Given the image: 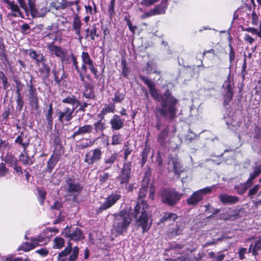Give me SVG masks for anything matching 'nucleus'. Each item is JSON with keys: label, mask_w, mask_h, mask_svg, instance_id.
Wrapping results in <instances>:
<instances>
[{"label": "nucleus", "mask_w": 261, "mask_h": 261, "mask_svg": "<svg viewBox=\"0 0 261 261\" xmlns=\"http://www.w3.org/2000/svg\"><path fill=\"white\" fill-rule=\"evenodd\" d=\"M6 162L9 164L11 166H14L17 164L18 161L16 158L13 156H7L6 159Z\"/></svg>", "instance_id": "obj_47"}, {"label": "nucleus", "mask_w": 261, "mask_h": 261, "mask_svg": "<svg viewBox=\"0 0 261 261\" xmlns=\"http://www.w3.org/2000/svg\"><path fill=\"white\" fill-rule=\"evenodd\" d=\"M81 25L82 23L80 17L78 15H76L74 16L72 22V27L73 30L75 31L76 34H79V31H81Z\"/></svg>", "instance_id": "obj_35"}, {"label": "nucleus", "mask_w": 261, "mask_h": 261, "mask_svg": "<svg viewBox=\"0 0 261 261\" xmlns=\"http://www.w3.org/2000/svg\"><path fill=\"white\" fill-rule=\"evenodd\" d=\"M121 198V195L119 194H111L106 199V201L97 209V213H100L102 211L110 208Z\"/></svg>", "instance_id": "obj_11"}, {"label": "nucleus", "mask_w": 261, "mask_h": 261, "mask_svg": "<svg viewBox=\"0 0 261 261\" xmlns=\"http://www.w3.org/2000/svg\"><path fill=\"white\" fill-rule=\"evenodd\" d=\"M182 194L173 189L162 190L160 192L161 201L169 206L176 205L181 199Z\"/></svg>", "instance_id": "obj_4"}, {"label": "nucleus", "mask_w": 261, "mask_h": 261, "mask_svg": "<svg viewBox=\"0 0 261 261\" xmlns=\"http://www.w3.org/2000/svg\"><path fill=\"white\" fill-rule=\"evenodd\" d=\"M54 241L55 243V245H54V248L60 249L64 245L65 241L62 238L58 237H56Z\"/></svg>", "instance_id": "obj_41"}, {"label": "nucleus", "mask_w": 261, "mask_h": 261, "mask_svg": "<svg viewBox=\"0 0 261 261\" xmlns=\"http://www.w3.org/2000/svg\"><path fill=\"white\" fill-rule=\"evenodd\" d=\"M147 190L142 187L140 189L138 194L139 201L135 207L134 215L136 220V224L142 228L143 232L147 231L151 225L149 222L148 215L147 213L148 205L147 202L143 198L146 196Z\"/></svg>", "instance_id": "obj_2"}, {"label": "nucleus", "mask_w": 261, "mask_h": 261, "mask_svg": "<svg viewBox=\"0 0 261 261\" xmlns=\"http://www.w3.org/2000/svg\"><path fill=\"white\" fill-rule=\"evenodd\" d=\"M79 253V248L75 246L72 249V244L71 243H69L65 249L58 254V260L75 261L77 258Z\"/></svg>", "instance_id": "obj_5"}, {"label": "nucleus", "mask_w": 261, "mask_h": 261, "mask_svg": "<svg viewBox=\"0 0 261 261\" xmlns=\"http://www.w3.org/2000/svg\"><path fill=\"white\" fill-rule=\"evenodd\" d=\"M60 139L58 136H55V138L54 139V143L56 145L55 150L54 151H57V149L58 148H59L60 150H62V147L61 145H60Z\"/></svg>", "instance_id": "obj_62"}, {"label": "nucleus", "mask_w": 261, "mask_h": 261, "mask_svg": "<svg viewBox=\"0 0 261 261\" xmlns=\"http://www.w3.org/2000/svg\"><path fill=\"white\" fill-rule=\"evenodd\" d=\"M168 165L171 166L172 171L179 177L184 169L180 165V162L177 157L170 156Z\"/></svg>", "instance_id": "obj_16"}, {"label": "nucleus", "mask_w": 261, "mask_h": 261, "mask_svg": "<svg viewBox=\"0 0 261 261\" xmlns=\"http://www.w3.org/2000/svg\"><path fill=\"white\" fill-rule=\"evenodd\" d=\"M141 80L149 88L150 95L153 99L161 102V107H156V118L159 117V115L165 118L168 117L170 120L176 118L177 112L176 106L178 100L172 96L169 90L167 89L163 95H160L155 88L153 82L145 76H142Z\"/></svg>", "instance_id": "obj_1"}, {"label": "nucleus", "mask_w": 261, "mask_h": 261, "mask_svg": "<svg viewBox=\"0 0 261 261\" xmlns=\"http://www.w3.org/2000/svg\"><path fill=\"white\" fill-rule=\"evenodd\" d=\"M15 142L21 145L23 148V152L25 153V150L30 144V141L26 136L21 133L15 140Z\"/></svg>", "instance_id": "obj_23"}, {"label": "nucleus", "mask_w": 261, "mask_h": 261, "mask_svg": "<svg viewBox=\"0 0 261 261\" xmlns=\"http://www.w3.org/2000/svg\"><path fill=\"white\" fill-rule=\"evenodd\" d=\"M115 0H111L110 4L109 6L108 13L110 16L114 15Z\"/></svg>", "instance_id": "obj_56"}, {"label": "nucleus", "mask_w": 261, "mask_h": 261, "mask_svg": "<svg viewBox=\"0 0 261 261\" xmlns=\"http://www.w3.org/2000/svg\"><path fill=\"white\" fill-rule=\"evenodd\" d=\"M5 3L8 5L7 8L11 9V11L10 15L13 17L20 16L22 17V13L20 11L18 6L17 4L12 1L11 2L9 0H4Z\"/></svg>", "instance_id": "obj_19"}, {"label": "nucleus", "mask_w": 261, "mask_h": 261, "mask_svg": "<svg viewBox=\"0 0 261 261\" xmlns=\"http://www.w3.org/2000/svg\"><path fill=\"white\" fill-rule=\"evenodd\" d=\"M86 89L85 90L83 96L86 98L88 99H94V94L93 93V89L90 87L88 85H86L85 86Z\"/></svg>", "instance_id": "obj_39"}, {"label": "nucleus", "mask_w": 261, "mask_h": 261, "mask_svg": "<svg viewBox=\"0 0 261 261\" xmlns=\"http://www.w3.org/2000/svg\"><path fill=\"white\" fill-rule=\"evenodd\" d=\"M123 141V136L117 133L116 134H114L112 136V142L111 144L112 145H117L122 143Z\"/></svg>", "instance_id": "obj_37"}, {"label": "nucleus", "mask_w": 261, "mask_h": 261, "mask_svg": "<svg viewBox=\"0 0 261 261\" xmlns=\"http://www.w3.org/2000/svg\"><path fill=\"white\" fill-rule=\"evenodd\" d=\"M29 55L31 58L35 60L37 65L44 60V57L42 54H38L33 50H30Z\"/></svg>", "instance_id": "obj_31"}, {"label": "nucleus", "mask_w": 261, "mask_h": 261, "mask_svg": "<svg viewBox=\"0 0 261 261\" xmlns=\"http://www.w3.org/2000/svg\"><path fill=\"white\" fill-rule=\"evenodd\" d=\"M132 168L130 162H124L120 174L117 177L122 188H127V185L132 176Z\"/></svg>", "instance_id": "obj_6"}, {"label": "nucleus", "mask_w": 261, "mask_h": 261, "mask_svg": "<svg viewBox=\"0 0 261 261\" xmlns=\"http://www.w3.org/2000/svg\"><path fill=\"white\" fill-rule=\"evenodd\" d=\"M29 98V101L32 107L34 109H38L39 108V98L37 96V91L35 87L34 86L32 80L28 84Z\"/></svg>", "instance_id": "obj_13"}, {"label": "nucleus", "mask_w": 261, "mask_h": 261, "mask_svg": "<svg viewBox=\"0 0 261 261\" xmlns=\"http://www.w3.org/2000/svg\"><path fill=\"white\" fill-rule=\"evenodd\" d=\"M82 62L84 64L86 65H89L91 64V63L93 62L92 60L91 59L90 55L88 53L83 51L82 53Z\"/></svg>", "instance_id": "obj_42"}, {"label": "nucleus", "mask_w": 261, "mask_h": 261, "mask_svg": "<svg viewBox=\"0 0 261 261\" xmlns=\"http://www.w3.org/2000/svg\"><path fill=\"white\" fill-rule=\"evenodd\" d=\"M110 174L108 173H105L102 175H100L99 179L101 182H105L109 178Z\"/></svg>", "instance_id": "obj_64"}, {"label": "nucleus", "mask_w": 261, "mask_h": 261, "mask_svg": "<svg viewBox=\"0 0 261 261\" xmlns=\"http://www.w3.org/2000/svg\"><path fill=\"white\" fill-rule=\"evenodd\" d=\"M118 158V154L112 153L110 156H107L104 159L105 170L110 169Z\"/></svg>", "instance_id": "obj_24"}, {"label": "nucleus", "mask_w": 261, "mask_h": 261, "mask_svg": "<svg viewBox=\"0 0 261 261\" xmlns=\"http://www.w3.org/2000/svg\"><path fill=\"white\" fill-rule=\"evenodd\" d=\"M185 227V223L183 221H177L174 227L170 228L167 231V234L170 238L178 236L182 234Z\"/></svg>", "instance_id": "obj_15"}, {"label": "nucleus", "mask_w": 261, "mask_h": 261, "mask_svg": "<svg viewBox=\"0 0 261 261\" xmlns=\"http://www.w3.org/2000/svg\"><path fill=\"white\" fill-rule=\"evenodd\" d=\"M125 94L117 91L114 93V97L112 99L114 103H121L124 99Z\"/></svg>", "instance_id": "obj_38"}, {"label": "nucleus", "mask_w": 261, "mask_h": 261, "mask_svg": "<svg viewBox=\"0 0 261 261\" xmlns=\"http://www.w3.org/2000/svg\"><path fill=\"white\" fill-rule=\"evenodd\" d=\"M62 207L63 204L62 202L56 201L50 207L52 210H56L61 211Z\"/></svg>", "instance_id": "obj_55"}, {"label": "nucleus", "mask_w": 261, "mask_h": 261, "mask_svg": "<svg viewBox=\"0 0 261 261\" xmlns=\"http://www.w3.org/2000/svg\"><path fill=\"white\" fill-rule=\"evenodd\" d=\"M169 132V129L168 127H166L163 129L159 134L158 137V141L161 145L164 146L165 145V141L168 135Z\"/></svg>", "instance_id": "obj_27"}, {"label": "nucleus", "mask_w": 261, "mask_h": 261, "mask_svg": "<svg viewBox=\"0 0 261 261\" xmlns=\"http://www.w3.org/2000/svg\"><path fill=\"white\" fill-rule=\"evenodd\" d=\"M9 173V170L3 163L0 164V177H4Z\"/></svg>", "instance_id": "obj_51"}, {"label": "nucleus", "mask_w": 261, "mask_h": 261, "mask_svg": "<svg viewBox=\"0 0 261 261\" xmlns=\"http://www.w3.org/2000/svg\"><path fill=\"white\" fill-rule=\"evenodd\" d=\"M229 47L230 48V51L229 53V62H230V67L231 65L232 62L234 61L235 57H236V54L235 52L233 49L232 46L229 44Z\"/></svg>", "instance_id": "obj_52"}, {"label": "nucleus", "mask_w": 261, "mask_h": 261, "mask_svg": "<svg viewBox=\"0 0 261 261\" xmlns=\"http://www.w3.org/2000/svg\"><path fill=\"white\" fill-rule=\"evenodd\" d=\"M149 149L146 147H145L143 151L142 152V153H141V156H142V165L143 166L147 160V158H148V153H149Z\"/></svg>", "instance_id": "obj_48"}, {"label": "nucleus", "mask_w": 261, "mask_h": 261, "mask_svg": "<svg viewBox=\"0 0 261 261\" xmlns=\"http://www.w3.org/2000/svg\"><path fill=\"white\" fill-rule=\"evenodd\" d=\"M235 189H237L238 194L242 195L247 190L246 187L242 183L237 186H235Z\"/></svg>", "instance_id": "obj_54"}, {"label": "nucleus", "mask_w": 261, "mask_h": 261, "mask_svg": "<svg viewBox=\"0 0 261 261\" xmlns=\"http://www.w3.org/2000/svg\"><path fill=\"white\" fill-rule=\"evenodd\" d=\"M19 160L25 165L33 164L32 160L30 159L26 151L25 153L23 151L20 154L19 156Z\"/></svg>", "instance_id": "obj_40"}, {"label": "nucleus", "mask_w": 261, "mask_h": 261, "mask_svg": "<svg viewBox=\"0 0 261 261\" xmlns=\"http://www.w3.org/2000/svg\"><path fill=\"white\" fill-rule=\"evenodd\" d=\"M97 25H98L97 24H94L92 25V29L90 31L89 35L90 36L91 39L92 40H95V37H98L99 34L97 32V28L96 27Z\"/></svg>", "instance_id": "obj_45"}, {"label": "nucleus", "mask_w": 261, "mask_h": 261, "mask_svg": "<svg viewBox=\"0 0 261 261\" xmlns=\"http://www.w3.org/2000/svg\"><path fill=\"white\" fill-rule=\"evenodd\" d=\"M89 68L90 71L94 75L96 79L98 78L97 72L98 70L97 68L95 67L94 62L91 63V64H89Z\"/></svg>", "instance_id": "obj_57"}, {"label": "nucleus", "mask_w": 261, "mask_h": 261, "mask_svg": "<svg viewBox=\"0 0 261 261\" xmlns=\"http://www.w3.org/2000/svg\"><path fill=\"white\" fill-rule=\"evenodd\" d=\"M132 221L130 213L126 210H122L114 215L112 231L117 236L124 234L127 232Z\"/></svg>", "instance_id": "obj_3"}, {"label": "nucleus", "mask_w": 261, "mask_h": 261, "mask_svg": "<svg viewBox=\"0 0 261 261\" xmlns=\"http://www.w3.org/2000/svg\"><path fill=\"white\" fill-rule=\"evenodd\" d=\"M93 130V126L90 124L84 125L79 127L77 132L80 136H83L86 134H90Z\"/></svg>", "instance_id": "obj_30"}, {"label": "nucleus", "mask_w": 261, "mask_h": 261, "mask_svg": "<svg viewBox=\"0 0 261 261\" xmlns=\"http://www.w3.org/2000/svg\"><path fill=\"white\" fill-rule=\"evenodd\" d=\"M53 109L52 105L50 104L47 112L45 115V119L47 122V125L50 128L52 127L53 124Z\"/></svg>", "instance_id": "obj_34"}, {"label": "nucleus", "mask_w": 261, "mask_h": 261, "mask_svg": "<svg viewBox=\"0 0 261 261\" xmlns=\"http://www.w3.org/2000/svg\"><path fill=\"white\" fill-rule=\"evenodd\" d=\"M102 151L100 148L91 149L85 154L84 162L88 167H91L94 164L98 163L102 158Z\"/></svg>", "instance_id": "obj_7"}, {"label": "nucleus", "mask_w": 261, "mask_h": 261, "mask_svg": "<svg viewBox=\"0 0 261 261\" xmlns=\"http://www.w3.org/2000/svg\"><path fill=\"white\" fill-rule=\"evenodd\" d=\"M62 103H68L73 106L75 109L79 106V108L76 111V112H85L86 111V108L88 107L89 104L87 102H84L82 104H81L80 101H79L76 97L73 95H71L70 96H68L66 97L65 98L63 99L62 100Z\"/></svg>", "instance_id": "obj_12"}, {"label": "nucleus", "mask_w": 261, "mask_h": 261, "mask_svg": "<svg viewBox=\"0 0 261 261\" xmlns=\"http://www.w3.org/2000/svg\"><path fill=\"white\" fill-rule=\"evenodd\" d=\"M219 199L223 204H233L239 201V198L237 196L221 194L219 196Z\"/></svg>", "instance_id": "obj_21"}, {"label": "nucleus", "mask_w": 261, "mask_h": 261, "mask_svg": "<svg viewBox=\"0 0 261 261\" xmlns=\"http://www.w3.org/2000/svg\"><path fill=\"white\" fill-rule=\"evenodd\" d=\"M66 182L65 189L68 196H76L83 190L81 185L74 179L68 178Z\"/></svg>", "instance_id": "obj_10"}, {"label": "nucleus", "mask_w": 261, "mask_h": 261, "mask_svg": "<svg viewBox=\"0 0 261 261\" xmlns=\"http://www.w3.org/2000/svg\"><path fill=\"white\" fill-rule=\"evenodd\" d=\"M124 162H127V160L128 155L131 153L133 151V149L129 146L128 143H126L124 146Z\"/></svg>", "instance_id": "obj_44"}, {"label": "nucleus", "mask_w": 261, "mask_h": 261, "mask_svg": "<svg viewBox=\"0 0 261 261\" xmlns=\"http://www.w3.org/2000/svg\"><path fill=\"white\" fill-rule=\"evenodd\" d=\"M260 251H261V241L258 240L253 246L252 253L253 255H255Z\"/></svg>", "instance_id": "obj_50"}, {"label": "nucleus", "mask_w": 261, "mask_h": 261, "mask_svg": "<svg viewBox=\"0 0 261 261\" xmlns=\"http://www.w3.org/2000/svg\"><path fill=\"white\" fill-rule=\"evenodd\" d=\"M166 10V1L161 3V5L156 7L148 12L145 13L143 16V18H147L152 15L164 13Z\"/></svg>", "instance_id": "obj_18"}, {"label": "nucleus", "mask_w": 261, "mask_h": 261, "mask_svg": "<svg viewBox=\"0 0 261 261\" xmlns=\"http://www.w3.org/2000/svg\"><path fill=\"white\" fill-rule=\"evenodd\" d=\"M93 127L95 134L101 133V135L103 136V132L106 128L105 122L101 121V120H99L94 123Z\"/></svg>", "instance_id": "obj_29"}, {"label": "nucleus", "mask_w": 261, "mask_h": 261, "mask_svg": "<svg viewBox=\"0 0 261 261\" xmlns=\"http://www.w3.org/2000/svg\"><path fill=\"white\" fill-rule=\"evenodd\" d=\"M184 245L177 243H173L170 246V250H179L184 248Z\"/></svg>", "instance_id": "obj_59"}, {"label": "nucleus", "mask_w": 261, "mask_h": 261, "mask_svg": "<svg viewBox=\"0 0 261 261\" xmlns=\"http://www.w3.org/2000/svg\"><path fill=\"white\" fill-rule=\"evenodd\" d=\"M54 81L60 85L61 81L66 77V75L63 68L59 69L58 70L54 69Z\"/></svg>", "instance_id": "obj_25"}, {"label": "nucleus", "mask_w": 261, "mask_h": 261, "mask_svg": "<svg viewBox=\"0 0 261 261\" xmlns=\"http://www.w3.org/2000/svg\"><path fill=\"white\" fill-rule=\"evenodd\" d=\"M75 108L72 106V108L69 107H65L62 111H60L58 113V120L60 122H63L64 121H69L74 116V112Z\"/></svg>", "instance_id": "obj_14"}, {"label": "nucleus", "mask_w": 261, "mask_h": 261, "mask_svg": "<svg viewBox=\"0 0 261 261\" xmlns=\"http://www.w3.org/2000/svg\"><path fill=\"white\" fill-rule=\"evenodd\" d=\"M215 187V185L212 186V187H207L202 189L199 190L197 191L201 195L202 197L203 198L204 195L208 193H211L214 188Z\"/></svg>", "instance_id": "obj_46"}, {"label": "nucleus", "mask_w": 261, "mask_h": 261, "mask_svg": "<svg viewBox=\"0 0 261 261\" xmlns=\"http://www.w3.org/2000/svg\"><path fill=\"white\" fill-rule=\"evenodd\" d=\"M39 198L38 199L41 204L44 202V199L45 198L46 192L44 191L38 190Z\"/></svg>", "instance_id": "obj_60"}, {"label": "nucleus", "mask_w": 261, "mask_h": 261, "mask_svg": "<svg viewBox=\"0 0 261 261\" xmlns=\"http://www.w3.org/2000/svg\"><path fill=\"white\" fill-rule=\"evenodd\" d=\"M63 233L65 237L69 238L70 240L77 241L84 238L82 230L76 227H67L65 228Z\"/></svg>", "instance_id": "obj_9"}, {"label": "nucleus", "mask_w": 261, "mask_h": 261, "mask_svg": "<svg viewBox=\"0 0 261 261\" xmlns=\"http://www.w3.org/2000/svg\"><path fill=\"white\" fill-rule=\"evenodd\" d=\"M177 218V216L172 213H164L162 218L161 219L160 221L162 223L165 222L174 221Z\"/></svg>", "instance_id": "obj_32"}, {"label": "nucleus", "mask_w": 261, "mask_h": 261, "mask_svg": "<svg viewBox=\"0 0 261 261\" xmlns=\"http://www.w3.org/2000/svg\"><path fill=\"white\" fill-rule=\"evenodd\" d=\"M124 120L120 118L118 115H114L110 123L113 130H118L124 126Z\"/></svg>", "instance_id": "obj_20"}, {"label": "nucleus", "mask_w": 261, "mask_h": 261, "mask_svg": "<svg viewBox=\"0 0 261 261\" xmlns=\"http://www.w3.org/2000/svg\"><path fill=\"white\" fill-rule=\"evenodd\" d=\"M61 156L60 150H59L58 152L56 151H54L53 154L51 156L50 159L48 160L47 164V167L46 170L51 173L54 168L55 166L57 164V162L60 160Z\"/></svg>", "instance_id": "obj_17"}, {"label": "nucleus", "mask_w": 261, "mask_h": 261, "mask_svg": "<svg viewBox=\"0 0 261 261\" xmlns=\"http://www.w3.org/2000/svg\"><path fill=\"white\" fill-rule=\"evenodd\" d=\"M247 252V249L245 248H241L238 252L239 258L241 259H243L245 258V254Z\"/></svg>", "instance_id": "obj_63"}, {"label": "nucleus", "mask_w": 261, "mask_h": 261, "mask_svg": "<svg viewBox=\"0 0 261 261\" xmlns=\"http://www.w3.org/2000/svg\"><path fill=\"white\" fill-rule=\"evenodd\" d=\"M201 195L197 191H195L186 200L187 203L190 206H195L203 199Z\"/></svg>", "instance_id": "obj_22"}, {"label": "nucleus", "mask_w": 261, "mask_h": 261, "mask_svg": "<svg viewBox=\"0 0 261 261\" xmlns=\"http://www.w3.org/2000/svg\"><path fill=\"white\" fill-rule=\"evenodd\" d=\"M260 187L259 185H256L253 188L250 189L249 191L248 196L251 198H252L253 196L255 195L258 191Z\"/></svg>", "instance_id": "obj_53"}, {"label": "nucleus", "mask_w": 261, "mask_h": 261, "mask_svg": "<svg viewBox=\"0 0 261 261\" xmlns=\"http://www.w3.org/2000/svg\"><path fill=\"white\" fill-rule=\"evenodd\" d=\"M15 83L17 85V90H16V94H17V98H16V102H17V107L18 108L19 110H20L23 107V101L22 100V98L21 96L20 92V89L18 87L19 85L20 84V81L16 80Z\"/></svg>", "instance_id": "obj_28"}, {"label": "nucleus", "mask_w": 261, "mask_h": 261, "mask_svg": "<svg viewBox=\"0 0 261 261\" xmlns=\"http://www.w3.org/2000/svg\"><path fill=\"white\" fill-rule=\"evenodd\" d=\"M121 65L122 66V74L123 76L126 77L128 74V70L126 67L125 61L124 60H122L121 61Z\"/></svg>", "instance_id": "obj_58"}, {"label": "nucleus", "mask_w": 261, "mask_h": 261, "mask_svg": "<svg viewBox=\"0 0 261 261\" xmlns=\"http://www.w3.org/2000/svg\"><path fill=\"white\" fill-rule=\"evenodd\" d=\"M42 67L39 69V71L43 76V78L46 79L47 78L50 73V68L47 64H45L44 62H42Z\"/></svg>", "instance_id": "obj_36"}, {"label": "nucleus", "mask_w": 261, "mask_h": 261, "mask_svg": "<svg viewBox=\"0 0 261 261\" xmlns=\"http://www.w3.org/2000/svg\"><path fill=\"white\" fill-rule=\"evenodd\" d=\"M223 88L225 92H233L234 84L233 82V78L231 77L230 73L227 76V80L223 84Z\"/></svg>", "instance_id": "obj_26"}, {"label": "nucleus", "mask_w": 261, "mask_h": 261, "mask_svg": "<svg viewBox=\"0 0 261 261\" xmlns=\"http://www.w3.org/2000/svg\"><path fill=\"white\" fill-rule=\"evenodd\" d=\"M113 109L114 107L112 106H106L103 108L99 115L104 116L107 113L113 112Z\"/></svg>", "instance_id": "obj_49"}, {"label": "nucleus", "mask_w": 261, "mask_h": 261, "mask_svg": "<svg viewBox=\"0 0 261 261\" xmlns=\"http://www.w3.org/2000/svg\"><path fill=\"white\" fill-rule=\"evenodd\" d=\"M196 137V135L192 132L191 129H189L188 134L186 136V139L191 142Z\"/></svg>", "instance_id": "obj_61"}, {"label": "nucleus", "mask_w": 261, "mask_h": 261, "mask_svg": "<svg viewBox=\"0 0 261 261\" xmlns=\"http://www.w3.org/2000/svg\"><path fill=\"white\" fill-rule=\"evenodd\" d=\"M47 48L50 53L59 58L63 63H67L68 62L69 56L66 49L57 46L53 43L48 44Z\"/></svg>", "instance_id": "obj_8"}, {"label": "nucleus", "mask_w": 261, "mask_h": 261, "mask_svg": "<svg viewBox=\"0 0 261 261\" xmlns=\"http://www.w3.org/2000/svg\"><path fill=\"white\" fill-rule=\"evenodd\" d=\"M34 0H28V3L29 5V8L31 12V14L32 15H35L38 17H43L45 15V13L44 14H41L39 12H37V10L35 7V4Z\"/></svg>", "instance_id": "obj_33"}, {"label": "nucleus", "mask_w": 261, "mask_h": 261, "mask_svg": "<svg viewBox=\"0 0 261 261\" xmlns=\"http://www.w3.org/2000/svg\"><path fill=\"white\" fill-rule=\"evenodd\" d=\"M233 92H225L224 95V106L226 107L232 100Z\"/></svg>", "instance_id": "obj_43"}]
</instances>
